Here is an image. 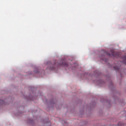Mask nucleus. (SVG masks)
Instances as JSON below:
<instances>
[{
	"mask_svg": "<svg viewBox=\"0 0 126 126\" xmlns=\"http://www.w3.org/2000/svg\"><path fill=\"white\" fill-rule=\"evenodd\" d=\"M110 53L108 52L106 53L107 55L109 56H113L117 57L119 56V54L118 53L115 52L113 50H110Z\"/></svg>",
	"mask_w": 126,
	"mask_h": 126,
	"instance_id": "2",
	"label": "nucleus"
},
{
	"mask_svg": "<svg viewBox=\"0 0 126 126\" xmlns=\"http://www.w3.org/2000/svg\"><path fill=\"white\" fill-rule=\"evenodd\" d=\"M4 104V102L2 100H0V105H3V104Z\"/></svg>",
	"mask_w": 126,
	"mask_h": 126,
	"instance_id": "5",
	"label": "nucleus"
},
{
	"mask_svg": "<svg viewBox=\"0 0 126 126\" xmlns=\"http://www.w3.org/2000/svg\"><path fill=\"white\" fill-rule=\"evenodd\" d=\"M114 68L115 69V70L116 71H118L119 69V67L116 66H115L114 67Z\"/></svg>",
	"mask_w": 126,
	"mask_h": 126,
	"instance_id": "4",
	"label": "nucleus"
},
{
	"mask_svg": "<svg viewBox=\"0 0 126 126\" xmlns=\"http://www.w3.org/2000/svg\"><path fill=\"white\" fill-rule=\"evenodd\" d=\"M54 62V65H53L51 63H50L48 65V66L49 67L47 68L48 69L50 70H54L57 67L58 68L59 66H68L67 63L63 60H61L60 63H57L56 60Z\"/></svg>",
	"mask_w": 126,
	"mask_h": 126,
	"instance_id": "1",
	"label": "nucleus"
},
{
	"mask_svg": "<svg viewBox=\"0 0 126 126\" xmlns=\"http://www.w3.org/2000/svg\"><path fill=\"white\" fill-rule=\"evenodd\" d=\"M48 124L49 125V126H51V123H50L49 122H48Z\"/></svg>",
	"mask_w": 126,
	"mask_h": 126,
	"instance_id": "6",
	"label": "nucleus"
},
{
	"mask_svg": "<svg viewBox=\"0 0 126 126\" xmlns=\"http://www.w3.org/2000/svg\"><path fill=\"white\" fill-rule=\"evenodd\" d=\"M123 63L126 65V56H125L122 57Z\"/></svg>",
	"mask_w": 126,
	"mask_h": 126,
	"instance_id": "3",
	"label": "nucleus"
}]
</instances>
